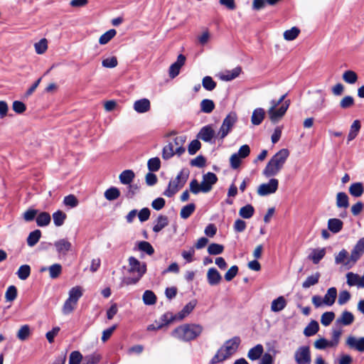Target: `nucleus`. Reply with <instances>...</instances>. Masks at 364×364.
Returning <instances> with one entry per match:
<instances>
[{
  "instance_id": "8fccbe9b",
  "label": "nucleus",
  "mask_w": 364,
  "mask_h": 364,
  "mask_svg": "<svg viewBox=\"0 0 364 364\" xmlns=\"http://www.w3.org/2000/svg\"><path fill=\"white\" fill-rule=\"evenodd\" d=\"M104 195L107 200H114L119 197L120 191L116 187H111L105 191Z\"/></svg>"
},
{
  "instance_id": "13d9d810",
  "label": "nucleus",
  "mask_w": 364,
  "mask_h": 364,
  "mask_svg": "<svg viewBox=\"0 0 364 364\" xmlns=\"http://www.w3.org/2000/svg\"><path fill=\"white\" fill-rule=\"evenodd\" d=\"M224 246L217 243H211L208 247V252L209 255H218L223 253Z\"/></svg>"
},
{
  "instance_id": "6e6d98bb",
  "label": "nucleus",
  "mask_w": 364,
  "mask_h": 364,
  "mask_svg": "<svg viewBox=\"0 0 364 364\" xmlns=\"http://www.w3.org/2000/svg\"><path fill=\"white\" fill-rule=\"evenodd\" d=\"M117 32L114 29H110L108 31L105 32L102 34L99 39V43L101 45H105L112 38H113Z\"/></svg>"
},
{
  "instance_id": "6ab92c4d",
  "label": "nucleus",
  "mask_w": 364,
  "mask_h": 364,
  "mask_svg": "<svg viewBox=\"0 0 364 364\" xmlns=\"http://www.w3.org/2000/svg\"><path fill=\"white\" fill-rule=\"evenodd\" d=\"M54 246L58 254L65 255L70 250L72 245L68 240L61 239L55 242Z\"/></svg>"
},
{
  "instance_id": "338daca9",
  "label": "nucleus",
  "mask_w": 364,
  "mask_h": 364,
  "mask_svg": "<svg viewBox=\"0 0 364 364\" xmlns=\"http://www.w3.org/2000/svg\"><path fill=\"white\" fill-rule=\"evenodd\" d=\"M84 357L77 350L73 351L69 358V364H80L81 361H83Z\"/></svg>"
},
{
  "instance_id": "5701e85b",
  "label": "nucleus",
  "mask_w": 364,
  "mask_h": 364,
  "mask_svg": "<svg viewBox=\"0 0 364 364\" xmlns=\"http://www.w3.org/2000/svg\"><path fill=\"white\" fill-rule=\"evenodd\" d=\"M230 357L231 355L229 354V353L225 351V348L221 346L218 350L215 355L210 360V364H217L225 360L226 359H228Z\"/></svg>"
},
{
  "instance_id": "423d86ee",
  "label": "nucleus",
  "mask_w": 364,
  "mask_h": 364,
  "mask_svg": "<svg viewBox=\"0 0 364 364\" xmlns=\"http://www.w3.org/2000/svg\"><path fill=\"white\" fill-rule=\"evenodd\" d=\"M129 261V272L141 278L146 272V264L139 262L134 257H130Z\"/></svg>"
},
{
  "instance_id": "e2e57ef3",
  "label": "nucleus",
  "mask_w": 364,
  "mask_h": 364,
  "mask_svg": "<svg viewBox=\"0 0 364 364\" xmlns=\"http://www.w3.org/2000/svg\"><path fill=\"white\" fill-rule=\"evenodd\" d=\"M100 358L101 357L98 353H94L92 354L85 355L83 358L82 364H98Z\"/></svg>"
},
{
  "instance_id": "f257e3e1",
  "label": "nucleus",
  "mask_w": 364,
  "mask_h": 364,
  "mask_svg": "<svg viewBox=\"0 0 364 364\" xmlns=\"http://www.w3.org/2000/svg\"><path fill=\"white\" fill-rule=\"evenodd\" d=\"M203 331V327L200 324L187 323L176 328L171 332V336L175 338L187 342L196 339L202 333Z\"/></svg>"
},
{
  "instance_id": "393cba45",
  "label": "nucleus",
  "mask_w": 364,
  "mask_h": 364,
  "mask_svg": "<svg viewBox=\"0 0 364 364\" xmlns=\"http://www.w3.org/2000/svg\"><path fill=\"white\" fill-rule=\"evenodd\" d=\"M197 301L193 299L188 303L183 309L176 314L177 320H182L187 316L196 307Z\"/></svg>"
},
{
  "instance_id": "a878e982",
  "label": "nucleus",
  "mask_w": 364,
  "mask_h": 364,
  "mask_svg": "<svg viewBox=\"0 0 364 364\" xmlns=\"http://www.w3.org/2000/svg\"><path fill=\"white\" fill-rule=\"evenodd\" d=\"M264 348L262 345L257 344L249 350L247 353V358L251 360H256L262 356Z\"/></svg>"
},
{
  "instance_id": "c85d7f7f",
  "label": "nucleus",
  "mask_w": 364,
  "mask_h": 364,
  "mask_svg": "<svg viewBox=\"0 0 364 364\" xmlns=\"http://www.w3.org/2000/svg\"><path fill=\"white\" fill-rule=\"evenodd\" d=\"M336 206L338 208L346 209L349 206V198L344 192H339L336 195Z\"/></svg>"
},
{
  "instance_id": "9d476101",
  "label": "nucleus",
  "mask_w": 364,
  "mask_h": 364,
  "mask_svg": "<svg viewBox=\"0 0 364 364\" xmlns=\"http://www.w3.org/2000/svg\"><path fill=\"white\" fill-rule=\"evenodd\" d=\"M218 178L214 173L208 172L203 176L202 192L208 193L211 191L213 186L217 182Z\"/></svg>"
},
{
  "instance_id": "4c0bfd02",
  "label": "nucleus",
  "mask_w": 364,
  "mask_h": 364,
  "mask_svg": "<svg viewBox=\"0 0 364 364\" xmlns=\"http://www.w3.org/2000/svg\"><path fill=\"white\" fill-rule=\"evenodd\" d=\"M360 129V122L358 119L355 120L350 126V132L348 135V142L353 140L359 133Z\"/></svg>"
},
{
  "instance_id": "a18cd8bd",
  "label": "nucleus",
  "mask_w": 364,
  "mask_h": 364,
  "mask_svg": "<svg viewBox=\"0 0 364 364\" xmlns=\"http://www.w3.org/2000/svg\"><path fill=\"white\" fill-rule=\"evenodd\" d=\"M41 236L40 230H36L28 235L27 237V244L30 247H33L39 241Z\"/></svg>"
},
{
  "instance_id": "4468645a",
  "label": "nucleus",
  "mask_w": 364,
  "mask_h": 364,
  "mask_svg": "<svg viewBox=\"0 0 364 364\" xmlns=\"http://www.w3.org/2000/svg\"><path fill=\"white\" fill-rule=\"evenodd\" d=\"M185 62L186 57L183 55L180 54L177 58V60L169 68V76L171 78L176 77L179 74L180 70L185 64Z\"/></svg>"
},
{
  "instance_id": "72a5a7b5",
  "label": "nucleus",
  "mask_w": 364,
  "mask_h": 364,
  "mask_svg": "<svg viewBox=\"0 0 364 364\" xmlns=\"http://www.w3.org/2000/svg\"><path fill=\"white\" fill-rule=\"evenodd\" d=\"M321 274L319 272H316L314 274L309 276L305 281L302 283L304 289H309V287L318 284Z\"/></svg>"
},
{
  "instance_id": "cd10ccee",
  "label": "nucleus",
  "mask_w": 364,
  "mask_h": 364,
  "mask_svg": "<svg viewBox=\"0 0 364 364\" xmlns=\"http://www.w3.org/2000/svg\"><path fill=\"white\" fill-rule=\"evenodd\" d=\"M325 248L314 249L309 255V259H311L314 264H318L325 256Z\"/></svg>"
},
{
  "instance_id": "c756f323",
  "label": "nucleus",
  "mask_w": 364,
  "mask_h": 364,
  "mask_svg": "<svg viewBox=\"0 0 364 364\" xmlns=\"http://www.w3.org/2000/svg\"><path fill=\"white\" fill-rule=\"evenodd\" d=\"M265 115V112L264 109L262 108H257L255 109L252 114L251 117V122L254 125H259L260 124Z\"/></svg>"
},
{
  "instance_id": "e433bc0d",
  "label": "nucleus",
  "mask_w": 364,
  "mask_h": 364,
  "mask_svg": "<svg viewBox=\"0 0 364 364\" xmlns=\"http://www.w3.org/2000/svg\"><path fill=\"white\" fill-rule=\"evenodd\" d=\"M177 320L176 315H173L171 312H166L164 314H163L159 320H156L158 323L161 325V327L168 326L169 323H171L173 321Z\"/></svg>"
},
{
  "instance_id": "f3484780",
  "label": "nucleus",
  "mask_w": 364,
  "mask_h": 364,
  "mask_svg": "<svg viewBox=\"0 0 364 364\" xmlns=\"http://www.w3.org/2000/svg\"><path fill=\"white\" fill-rule=\"evenodd\" d=\"M207 279L210 286H215L221 282L222 276L215 268L212 267L208 270Z\"/></svg>"
},
{
  "instance_id": "2f4dec72",
  "label": "nucleus",
  "mask_w": 364,
  "mask_h": 364,
  "mask_svg": "<svg viewBox=\"0 0 364 364\" xmlns=\"http://www.w3.org/2000/svg\"><path fill=\"white\" fill-rule=\"evenodd\" d=\"M286 299L281 296L272 301L271 304V310L273 312H279L283 310L286 307Z\"/></svg>"
},
{
  "instance_id": "f8f14e48",
  "label": "nucleus",
  "mask_w": 364,
  "mask_h": 364,
  "mask_svg": "<svg viewBox=\"0 0 364 364\" xmlns=\"http://www.w3.org/2000/svg\"><path fill=\"white\" fill-rule=\"evenodd\" d=\"M335 263L336 264H343L347 268L352 267L355 264L350 262V255L345 249L341 250L338 255L335 256Z\"/></svg>"
},
{
  "instance_id": "ea45409f",
  "label": "nucleus",
  "mask_w": 364,
  "mask_h": 364,
  "mask_svg": "<svg viewBox=\"0 0 364 364\" xmlns=\"http://www.w3.org/2000/svg\"><path fill=\"white\" fill-rule=\"evenodd\" d=\"M200 107L202 112L209 114L215 109V103L211 100L205 99L200 102Z\"/></svg>"
},
{
  "instance_id": "09e8293b",
  "label": "nucleus",
  "mask_w": 364,
  "mask_h": 364,
  "mask_svg": "<svg viewBox=\"0 0 364 364\" xmlns=\"http://www.w3.org/2000/svg\"><path fill=\"white\" fill-rule=\"evenodd\" d=\"M196 205L193 203H189L183 206L180 213V216L183 219L188 218L192 213L195 211Z\"/></svg>"
},
{
  "instance_id": "20e7f679",
  "label": "nucleus",
  "mask_w": 364,
  "mask_h": 364,
  "mask_svg": "<svg viewBox=\"0 0 364 364\" xmlns=\"http://www.w3.org/2000/svg\"><path fill=\"white\" fill-rule=\"evenodd\" d=\"M188 174L187 170H181L173 180L170 181L164 195L169 198L175 195L186 183Z\"/></svg>"
},
{
  "instance_id": "79ce46f5",
  "label": "nucleus",
  "mask_w": 364,
  "mask_h": 364,
  "mask_svg": "<svg viewBox=\"0 0 364 364\" xmlns=\"http://www.w3.org/2000/svg\"><path fill=\"white\" fill-rule=\"evenodd\" d=\"M142 300L146 305H154L156 302V296L151 290H146L142 296Z\"/></svg>"
},
{
  "instance_id": "4d7b16f0",
  "label": "nucleus",
  "mask_w": 364,
  "mask_h": 364,
  "mask_svg": "<svg viewBox=\"0 0 364 364\" xmlns=\"http://www.w3.org/2000/svg\"><path fill=\"white\" fill-rule=\"evenodd\" d=\"M147 166L150 171H158L161 167V161L159 157L150 159L147 162Z\"/></svg>"
},
{
  "instance_id": "680f3d73",
  "label": "nucleus",
  "mask_w": 364,
  "mask_h": 364,
  "mask_svg": "<svg viewBox=\"0 0 364 364\" xmlns=\"http://www.w3.org/2000/svg\"><path fill=\"white\" fill-rule=\"evenodd\" d=\"M314 347L318 350H323L328 347L333 348V346H331L330 341H328L324 338H320L317 339L314 342Z\"/></svg>"
},
{
  "instance_id": "a19ab883",
  "label": "nucleus",
  "mask_w": 364,
  "mask_h": 364,
  "mask_svg": "<svg viewBox=\"0 0 364 364\" xmlns=\"http://www.w3.org/2000/svg\"><path fill=\"white\" fill-rule=\"evenodd\" d=\"M255 213V208L254 207L250 205L247 204L243 207H242L239 210V215L240 217L245 219H249L252 217Z\"/></svg>"
},
{
  "instance_id": "69168bd1",
  "label": "nucleus",
  "mask_w": 364,
  "mask_h": 364,
  "mask_svg": "<svg viewBox=\"0 0 364 364\" xmlns=\"http://www.w3.org/2000/svg\"><path fill=\"white\" fill-rule=\"evenodd\" d=\"M335 318V314L332 311H327L322 314L321 318V323L324 326H328L331 324Z\"/></svg>"
},
{
  "instance_id": "052dcab7",
  "label": "nucleus",
  "mask_w": 364,
  "mask_h": 364,
  "mask_svg": "<svg viewBox=\"0 0 364 364\" xmlns=\"http://www.w3.org/2000/svg\"><path fill=\"white\" fill-rule=\"evenodd\" d=\"M300 30L296 27H292L284 33V38L287 41H293L299 36Z\"/></svg>"
},
{
  "instance_id": "a211bd4d",
  "label": "nucleus",
  "mask_w": 364,
  "mask_h": 364,
  "mask_svg": "<svg viewBox=\"0 0 364 364\" xmlns=\"http://www.w3.org/2000/svg\"><path fill=\"white\" fill-rule=\"evenodd\" d=\"M133 107L138 113H145L151 108L150 101L146 98L136 100L134 102Z\"/></svg>"
},
{
  "instance_id": "58836bf2",
  "label": "nucleus",
  "mask_w": 364,
  "mask_h": 364,
  "mask_svg": "<svg viewBox=\"0 0 364 364\" xmlns=\"http://www.w3.org/2000/svg\"><path fill=\"white\" fill-rule=\"evenodd\" d=\"M319 330V326L317 321H312L304 328V333L306 336L309 337L315 335Z\"/></svg>"
},
{
  "instance_id": "bf43d9fd",
  "label": "nucleus",
  "mask_w": 364,
  "mask_h": 364,
  "mask_svg": "<svg viewBox=\"0 0 364 364\" xmlns=\"http://www.w3.org/2000/svg\"><path fill=\"white\" fill-rule=\"evenodd\" d=\"M54 224L59 227L61 226L66 218V214L61 210H58L53 214Z\"/></svg>"
},
{
  "instance_id": "b1692460",
  "label": "nucleus",
  "mask_w": 364,
  "mask_h": 364,
  "mask_svg": "<svg viewBox=\"0 0 364 364\" xmlns=\"http://www.w3.org/2000/svg\"><path fill=\"white\" fill-rule=\"evenodd\" d=\"M343 226V223L338 218H331L328 220V229L331 232L336 234L338 233Z\"/></svg>"
},
{
  "instance_id": "bb28decb",
  "label": "nucleus",
  "mask_w": 364,
  "mask_h": 364,
  "mask_svg": "<svg viewBox=\"0 0 364 364\" xmlns=\"http://www.w3.org/2000/svg\"><path fill=\"white\" fill-rule=\"evenodd\" d=\"M353 314L348 311L342 312L339 318H337L336 322L343 326H349L354 321Z\"/></svg>"
},
{
  "instance_id": "3c124183",
  "label": "nucleus",
  "mask_w": 364,
  "mask_h": 364,
  "mask_svg": "<svg viewBox=\"0 0 364 364\" xmlns=\"http://www.w3.org/2000/svg\"><path fill=\"white\" fill-rule=\"evenodd\" d=\"M77 304V302L68 298L63 306V313L65 315L70 314L75 309Z\"/></svg>"
},
{
  "instance_id": "603ef678",
  "label": "nucleus",
  "mask_w": 364,
  "mask_h": 364,
  "mask_svg": "<svg viewBox=\"0 0 364 364\" xmlns=\"http://www.w3.org/2000/svg\"><path fill=\"white\" fill-rule=\"evenodd\" d=\"M48 271L51 279H56L62 272V266L60 264H53L48 267Z\"/></svg>"
},
{
  "instance_id": "774afa93",
  "label": "nucleus",
  "mask_w": 364,
  "mask_h": 364,
  "mask_svg": "<svg viewBox=\"0 0 364 364\" xmlns=\"http://www.w3.org/2000/svg\"><path fill=\"white\" fill-rule=\"evenodd\" d=\"M48 48V43L46 38L41 39L38 43H35L36 52L38 54H43Z\"/></svg>"
},
{
  "instance_id": "864d4df0",
  "label": "nucleus",
  "mask_w": 364,
  "mask_h": 364,
  "mask_svg": "<svg viewBox=\"0 0 364 364\" xmlns=\"http://www.w3.org/2000/svg\"><path fill=\"white\" fill-rule=\"evenodd\" d=\"M30 274L31 267L28 264L21 265L16 272L18 277L21 280L26 279L29 277Z\"/></svg>"
},
{
  "instance_id": "7ed1b4c3",
  "label": "nucleus",
  "mask_w": 364,
  "mask_h": 364,
  "mask_svg": "<svg viewBox=\"0 0 364 364\" xmlns=\"http://www.w3.org/2000/svg\"><path fill=\"white\" fill-rule=\"evenodd\" d=\"M287 95V94H284L278 100H272L270 101V107L267 110V114L272 122H279L286 114L290 105L289 100H284Z\"/></svg>"
},
{
  "instance_id": "37998d69",
  "label": "nucleus",
  "mask_w": 364,
  "mask_h": 364,
  "mask_svg": "<svg viewBox=\"0 0 364 364\" xmlns=\"http://www.w3.org/2000/svg\"><path fill=\"white\" fill-rule=\"evenodd\" d=\"M82 288L80 286H75L70 289L68 298L77 303L80 298L82 296Z\"/></svg>"
},
{
  "instance_id": "f03ea898",
  "label": "nucleus",
  "mask_w": 364,
  "mask_h": 364,
  "mask_svg": "<svg viewBox=\"0 0 364 364\" xmlns=\"http://www.w3.org/2000/svg\"><path fill=\"white\" fill-rule=\"evenodd\" d=\"M289 155L287 149H282L277 152L263 170V175L268 178L276 176L282 169Z\"/></svg>"
},
{
  "instance_id": "de8ad7c7",
  "label": "nucleus",
  "mask_w": 364,
  "mask_h": 364,
  "mask_svg": "<svg viewBox=\"0 0 364 364\" xmlns=\"http://www.w3.org/2000/svg\"><path fill=\"white\" fill-rule=\"evenodd\" d=\"M343 80L348 84H354L358 80V75L355 72L348 70L345 71L342 75Z\"/></svg>"
},
{
  "instance_id": "9b49d317",
  "label": "nucleus",
  "mask_w": 364,
  "mask_h": 364,
  "mask_svg": "<svg viewBox=\"0 0 364 364\" xmlns=\"http://www.w3.org/2000/svg\"><path fill=\"white\" fill-rule=\"evenodd\" d=\"M346 345L351 349H354L358 352H364V337L356 338L350 336L347 338Z\"/></svg>"
},
{
  "instance_id": "2eb2a0df",
  "label": "nucleus",
  "mask_w": 364,
  "mask_h": 364,
  "mask_svg": "<svg viewBox=\"0 0 364 364\" xmlns=\"http://www.w3.org/2000/svg\"><path fill=\"white\" fill-rule=\"evenodd\" d=\"M347 284L350 287L356 286L358 288H364V278L358 274L348 272L346 274Z\"/></svg>"
},
{
  "instance_id": "412c9836",
  "label": "nucleus",
  "mask_w": 364,
  "mask_h": 364,
  "mask_svg": "<svg viewBox=\"0 0 364 364\" xmlns=\"http://www.w3.org/2000/svg\"><path fill=\"white\" fill-rule=\"evenodd\" d=\"M337 296V289L335 287H331L327 290L326 294L323 297L322 301L326 306H332L336 301Z\"/></svg>"
},
{
  "instance_id": "473e14b6",
  "label": "nucleus",
  "mask_w": 364,
  "mask_h": 364,
  "mask_svg": "<svg viewBox=\"0 0 364 364\" xmlns=\"http://www.w3.org/2000/svg\"><path fill=\"white\" fill-rule=\"evenodd\" d=\"M363 192L364 186L360 182L353 183L349 187V193L352 196L358 198L363 195Z\"/></svg>"
},
{
  "instance_id": "ddd939ff",
  "label": "nucleus",
  "mask_w": 364,
  "mask_h": 364,
  "mask_svg": "<svg viewBox=\"0 0 364 364\" xmlns=\"http://www.w3.org/2000/svg\"><path fill=\"white\" fill-rule=\"evenodd\" d=\"M240 338L238 336H235L226 341L222 346L225 348V351L229 353L232 356L237 350L240 344Z\"/></svg>"
},
{
  "instance_id": "39448f33",
  "label": "nucleus",
  "mask_w": 364,
  "mask_h": 364,
  "mask_svg": "<svg viewBox=\"0 0 364 364\" xmlns=\"http://www.w3.org/2000/svg\"><path fill=\"white\" fill-rule=\"evenodd\" d=\"M294 358L296 364H311V355L309 346L299 347L294 352Z\"/></svg>"
},
{
  "instance_id": "49530a36",
  "label": "nucleus",
  "mask_w": 364,
  "mask_h": 364,
  "mask_svg": "<svg viewBox=\"0 0 364 364\" xmlns=\"http://www.w3.org/2000/svg\"><path fill=\"white\" fill-rule=\"evenodd\" d=\"M138 250L146 253L148 255H152L154 253V249L152 245L146 241H140L137 243Z\"/></svg>"
},
{
  "instance_id": "aec40b11",
  "label": "nucleus",
  "mask_w": 364,
  "mask_h": 364,
  "mask_svg": "<svg viewBox=\"0 0 364 364\" xmlns=\"http://www.w3.org/2000/svg\"><path fill=\"white\" fill-rule=\"evenodd\" d=\"M187 137L185 135L178 136L174 138L173 144L174 148H176V155L181 156L185 151L184 144L186 143Z\"/></svg>"
},
{
  "instance_id": "f704fd0d",
  "label": "nucleus",
  "mask_w": 364,
  "mask_h": 364,
  "mask_svg": "<svg viewBox=\"0 0 364 364\" xmlns=\"http://www.w3.org/2000/svg\"><path fill=\"white\" fill-rule=\"evenodd\" d=\"M168 225V219L165 215H159L156 221V224L153 227V231L159 232L162 229Z\"/></svg>"
},
{
  "instance_id": "7c9ffc66",
  "label": "nucleus",
  "mask_w": 364,
  "mask_h": 364,
  "mask_svg": "<svg viewBox=\"0 0 364 364\" xmlns=\"http://www.w3.org/2000/svg\"><path fill=\"white\" fill-rule=\"evenodd\" d=\"M135 177V174L132 170L123 171L119 176V181L122 184H130Z\"/></svg>"
},
{
  "instance_id": "1a4fd4ad",
  "label": "nucleus",
  "mask_w": 364,
  "mask_h": 364,
  "mask_svg": "<svg viewBox=\"0 0 364 364\" xmlns=\"http://www.w3.org/2000/svg\"><path fill=\"white\" fill-rule=\"evenodd\" d=\"M364 254V237L358 240L350 252V262L355 264Z\"/></svg>"
},
{
  "instance_id": "5fc2aeb1",
  "label": "nucleus",
  "mask_w": 364,
  "mask_h": 364,
  "mask_svg": "<svg viewBox=\"0 0 364 364\" xmlns=\"http://www.w3.org/2000/svg\"><path fill=\"white\" fill-rule=\"evenodd\" d=\"M31 334V329L28 325L22 326L17 332L16 336L21 341H26Z\"/></svg>"
},
{
  "instance_id": "c9c22d12",
  "label": "nucleus",
  "mask_w": 364,
  "mask_h": 364,
  "mask_svg": "<svg viewBox=\"0 0 364 364\" xmlns=\"http://www.w3.org/2000/svg\"><path fill=\"white\" fill-rule=\"evenodd\" d=\"M175 154H176V148H174L172 142H169L162 149V158L164 160L170 159Z\"/></svg>"
},
{
  "instance_id": "0eeeda50",
  "label": "nucleus",
  "mask_w": 364,
  "mask_h": 364,
  "mask_svg": "<svg viewBox=\"0 0 364 364\" xmlns=\"http://www.w3.org/2000/svg\"><path fill=\"white\" fill-rule=\"evenodd\" d=\"M236 121L237 115L235 112H231L226 116L218 134L220 139H224L228 134Z\"/></svg>"
},
{
  "instance_id": "dca6fc26",
  "label": "nucleus",
  "mask_w": 364,
  "mask_h": 364,
  "mask_svg": "<svg viewBox=\"0 0 364 364\" xmlns=\"http://www.w3.org/2000/svg\"><path fill=\"white\" fill-rule=\"evenodd\" d=\"M215 131L210 125H207L201 128L197 137L205 142H210L215 136Z\"/></svg>"
},
{
  "instance_id": "0e129e2a",
  "label": "nucleus",
  "mask_w": 364,
  "mask_h": 364,
  "mask_svg": "<svg viewBox=\"0 0 364 364\" xmlns=\"http://www.w3.org/2000/svg\"><path fill=\"white\" fill-rule=\"evenodd\" d=\"M202 85L203 87L208 91H212L216 87V82L210 76H205L203 77Z\"/></svg>"
},
{
  "instance_id": "c03bdc74",
  "label": "nucleus",
  "mask_w": 364,
  "mask_h": 364,
  "mask_svg": "<svg viewBox=\"0 0 364 364\" xmlns=\"http://www.w3.org/2000/svg\"><path fill=\"white\" fill-rule=\"evenodd\" d=\"M50 220V214L46 212H43L36 217V223L39 227H44L49 225Z\"/></svg>"
},
{
  "instance_id": "6e6552de",
  "label": "nucleus",
  "mask_w": 364,
  "mask_h": 364,
  "mask_svg": "<svg viewBox=\"0 0 364 364\" xmlns=\"http://www.w3.org/2000/svg\"><path fill=\"white\" fill-rule=\"evenodd\" d=\"M279 186V181L277 178H271L268 183H262L257 188V194L260 196H265L274 193Z\"/></svg>"
},
{
  "instance_id": "4be33fe9",
  "label": "nucleus",
  "mask_w": 364,
  "mask_h": 364,
  "mask_svg": "<svg viewBox=\"0 0 364 364\" xmlns=\"http://www.w3.org/2000/svg\"><path fill=\"white\" fill-rule=\"evenodd\" d=\"M242 72V69L240 67H236L231 70H226L223 73L220 75V79L224 81H230L236 77H237L240 73Z\"/></svg>"
}]
</instances>
